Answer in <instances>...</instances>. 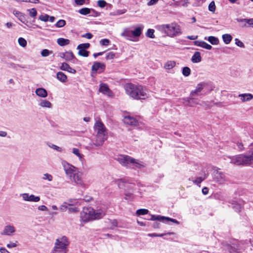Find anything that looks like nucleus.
Segmentation results:
<instances>
[{
  "label": "nucleus",
  "instance_id": "nucleus-41",
  "mask_svg": "<svg viewBox=\"0 0 253 253\" xmlns=\"http://www.w3.org/2000/svg\"><path fill=\"white\" fill-rule=\"evenodd\" d=\"M232 208L236 212H240L241 211L242 207L240 204H238L236 202H235L234 203L232 204Z\"/></svg>",
  "mask_w": 253,
  "mask_h": 253
},
{
  "label": "nucleus",
  "instance_id": "nucleus-58",
  "mask_svg": "<svg viewBox=\"0 0 253 253\" xmlns=\"http://www.w3.org/2000/svg\"><path fill=\"white\" fill-rule=\"evenodd\" d=\"M109 43H110V41L108 39H102L100 41V43L102 45L107 46L109 44Z\"/></svg>",
  "mask_w": 253,
  "mask_h": 253
},
{
  "label": "nucleus",
  "instance_id": "nucleus-39",
  "mask_svg": "<svg viewBox=\"0 0 253 253\" xmlns=\"http://www.w3.org/2000/svg\"><path fill=\"white\" fill-rule=\"evenodd\" d=\"M79 12L84 15H86L90 12V9L84 7L79 10Z\"/></svg>",
  "mask_w": 253,
  "mask_h": 253
},
{
  "label": "nucleus",
  "instance_id": "nucleus-40",
  "mask_svg": "<svg viewBox=\"0 0 253 253\" xmlns=\"http://www.w3.org/2000/svg\"><path fill=\"white\" fill-rule=\"evenodd\" d=\"M79 52L78 54L79 55L83 56V57H87L89 55V51L85 50V49H78Z\"/></svg>",
  "mask_w": 253,
  "mask_h": 253
},
{
  "label": "nucleus",
  "instance_id": "nucleus-17",
  "mask_svg": "<svg viewBox=\"0 0 253 253\" xmlns=\"http://www.w3.org/2000/svg\"><path fill=\"white\" fill-rule=\"evenodd\" d=\"M105 68V65L104 63L95 62L92 66V70L95 72L101 73L104 71Z\"/></svg>",
  "mask_w": 253,
  "mask_h": 253
},
{
  "label": "nucleus",
  "instance_id": "nucleus-6",
  "mask_svg": "<svg viewBox=\"0 0 253 253\" xmlns=\"http://www.w3.org/2000/svg\"><path fill=\"white\" fill-rule=\"evenodd\" d=\"M230 163L237 166H249L253 163V160L249 153L227 157Z\"/></svg>",
  "mask_w": 253,
  "mask_h": 253
},
{
  "label": "nucleus",
  "instance_id": "nucleus-31",
  "mask_svg": "<svg viewBox=\"0 0 253 253\" xmlns=\"http://www.w3.org/2000/svg\"><path fill=\"white\" fill-rule=\"evenodd\" d=\"M223 41L225 44H229L232 40V37L228 34H223L222 36Z\"/></svg>",
  "mask_w": 253,
  "mask_h": 253
},
{
  "label": "nucleus",
  "instance_id": "nucleus-34",
  "mask_svg": "<svg viewBox=\"0 0 253 253\" xmlns=\"http://www.w3.org/2000/svg\"><path fill=\"white\" fill-rule=\"evenodd\" d=\"M42 179L44 180H47L49 182H51L53 180V176L51 174L46 173L42 175Z\"/></svg>",
  "mask_w": 253,
  "mask_h": 253
},
{
  "label": "nucleus",
  "instance_id": "nucleus-56",
  "mask_svg": "<svg viewBox=\"0 0 253 253\" xmlns=\"http://www.w3.org/2000/svg\"><path fill=\"white\" fill-rule=\"evenodd\" d=\"M49 147L51 148H52L54 150H57V151L58 152H61L62 151V148L53 144H51V143H50L49 145H48Z\"/></svg>",
  "mask_w": 253,
  "mask_h": 253
},
{
  "label": "nucleus",
  "instance_id": "nucleus-45",
  "mask_svg": "<svg viewBox=\"0 0 253 253\" xmlns=\"http://www.w3.org/2000/svg\"><path fill=\"white\" fill-rule=\"evenodd\" d=\"M71 205L70 204H67V203H64L62 205H61L59 208V210L62 211H65L67 210L68 209V206H71Z\"/></svg>",
  "mask_w": 253,
  "mask_h": 253
},
{
  "label": "nucleus",
  "instance_id": "nucleus-63",
  "mask_svg": "<svg viewBox=\"0 0 253 253\" xmlns=\"http://www.w3.org/2000/svg\"><path fill=\"white\" fill-rule=\"evenodd\" d=\"M237 146L238 148V149L240 150V151H242L243 150H244V146H243V144L242 142H238L237 143Z\"/></svg>",
  "mask_w": 253,
  "mask_h": 253
},
{
  "label": "nucleus",
  "instance_id": "nucleus-12",
  "mask_svg": "<svg viewBox=\"0 0 253 253\" xmlns=\"http://www.w3.org/2000/svg\"><path fill=\"white\" fill-rule=\"evenodd\" d=\"M82 173L79 170L75 173L71 177H70V179L76 183L77 185H83L84 182L82 178Z\"/></svg>",
  "mask_w": 253,
  "mask_h": 253
},
{
  "label": "nucleus",
  "instance_id": "nucleus-49",
  "mask_svg": "<svg viewBox=\"0 0 253 253\" xmlns=\"http://www.w3.org/2000/svg\"><path fill=\"white\" fill-rule=\"evenodd\" d=\"M115 57V53L113 52H109L107 53L105 58L106 60H111Z\"/></svg>",
  "mask_w": 253,
  "mask_h": 253
},
{
  "label": "nucleus",
  "instance_id": "nucleus-24",
  "mask_svg": "<svg viewBox=\"0 0 253 253\" xmlns=\"http://www.w3.org/2000/svg\"><path fill=\"white\" fill-rule=\"evenodd\" d=\"M39 105L42 108H51L52 105L50 102L47 100L42 99L40 100Z\"/></svg>",
  "mask_w": 253,
  "mask_h": 253
},
{
  "label": "nucleus",
  "instance_id": "nucleus-3",
  "mask_svg": "<svg viewBox=\"0 0 253 253\" xmlns=\"http://www.w3.org/2000/svg\"><path fill=\"white\" fill-rule=\"evenodd\" d=\"M106 211L103 210L94 211L91 207L84 208L81 212V218L84 222L90 220L100 219L105 214Z\"/></svg>",
  "mask_w": 253,
  "mask_h": 253
},
{
  "label": "nucleus",
  "instance_id": "nucleus-47",
  "mask_svg": "<svg viewBox=\"0 0 253 253\" xmlns=\"http://www.w3.org/2000/svg\"><path fill=\"white\" fill-rule=\"evenodd\" d=\"M39 19L43 22H47L49 20V15L46 14H42L39 16Z\"/></svg>",
  "mask_w": 253,
  "mask_h": 253
},
{
  "label": "nucleus",
  "instance_id": "nucleus-50",
  "mask_svg": "<svg viewBox=\"0 0 253 253\" xmlns=\"http://www.w3.org/2000/svg\"><path fill=\"white\" fill-rule=\"evenodd\" d=\"M148 211V210L147 209H139L136 211V214L137 215H144L147 214Z\"/></svg>",
  "mask_w": 253,
  "mask_h": 253
},
{
  "label": "nucleus",
  "instance_id": "nucleus-38",
  "mask_svg": "<svg viewBox=\"0 0 253 253\" xmlns=\"http://www.w3.org/2000/svg\"><path fill=\"white\" fill-rule=\"evenodd\" d=\"M191 70L188 67H183L182 69V74L185 77H188L190 75Z\"/></svg>",
  "mask_w": 253,
  "mask_h": 253
},
{
  "label": "nucleus",
  "instance_id": "nucleus-52",
  "mask_svg": "<svg viewBox=\"0 0 253 253\" xmlns=\"http://www.w3.org/2000/svg\"><path fill=\"white\" fill-rule=\"evenodd\" d=\"M209 10L212 12H214L215 10V5L213 1H212L209 5Z\"/></svg>",
  "mask_w": 253,
  "mask_h": 253
},
{
  "label": "nucleus",
  "instance_id": "nucleus-29",
  "mask_svg": "<svg viewBox=\"0 0 253 253\" xmlns=\"http://www.w3.org/2000/svg\"><path fill=\"white\" fill-rule=\"evenodd\" d=\"M57 43L61 46L68 45L70 43V40L66 39L60 38L57 40Z\"/></svg>",
  "mask_w": 253,
  "mask_h": 253
},
{
  "label": "nucleus",
  "instance_id": "nucleus-21",
  "mask_svg": "<svg viewBox=\"0 0 253 253\" xmlns=\"http://www.w3.org/2000/svg\"><path fill=\"white\" fill-rule=\"evenodd\" d=\"M238 97L240 98L242 102H245L250 101L253 99V95L251 93H242L240 94Z\"/></svg>",
  "mask_w": 253,
  "mask_h": 253
},
{
  "label": "nucleus",
  "instance_id": "nucleus-25",
  "mask_svg": "<svg viewBox=\"0 0 253 253\" xmlns=\"http://www.w3.org/2000/svg\"><path fill=\"white\" fill-rule=\"evenodd\" d=\"M222 248L225 251L226 253H234L232 245L229 244L227 243H222Z\"/></svg>",
  "mask_w": 253,
  "mask_h": 253
},
{
  "label": "nucleus",
  "instance_id": "nucleus-22",
  "mask_svg": "<svg viewBox=\"0 0 253 253\" xmlns=\"http://www.w3.org/2000/svg\"><path fill=\"white\" fill-rule=\"evenodd\" d=\"M13 15L16 16L19 20H20L23 23H25V15L24 13L16 10H13Z\"/></svg>",
  "mask_w": 253,
  "mask_h": 253
},
{
  "label": "nucleus",
  "instance_id": "nucleus-27",
  "mask_svg": "<svg viewBox=\"0 0 253 253\" xmlns=\"http://www.w3.org/2000/svg\"><path fill=\"white\" fill-rule=\"evenodd\" d=\"M143 27V26H142L136 28L134 30H131L134 38L138 37L141 35Z\"/></svg>",
  "mask_w": 253,
  "mask_h": 253
},
{
  "label": "nucleus",
  "instance_id": "nucleus-62",
  "mask_svg": "<svg viewBox=\"0 0 253 253\" xmlns=\"http://www.w3.org/2000/svg\"><path fill=\"white\" fill-rule=\"evenodd\" d=\"M248 24L249 26H251L252 27H253V18L251 19H247L246 24Z\"/></svg>",
  "mask_w": 253,
  "mask_h": 253
},
{
  "label": "nucleus",
  "instance_id": "nucleus-33",
  "mask_svg": "<svg viewBox=\"0 0 253 253\" xmlns=\"http://www.w3.org/2000/svg\"><path fill=\"white\" fill-rule=\"evenodd\" d=\"M207 177V175L205 174L204 177H198L193 181V183L196 185H199L203 180Z\"/></svg>",
  "mask_w": 253,
  "mask_h": 253
},
{
  "label": "nucleus",
  "instance_id": "nucleus-16",
  "mask_svg": "<svg viewBox=\"0 0 253 253\" xmlns=\"http://www.w3.org/2000/svg\"><path fill=\"white\" fill-rule=\"evenodd\" d=\"M99 91L110 97H112L113 96V92L109 89L108 85L105 84H100Z\"/></svg>",
  "mask_w": 253,
  "mask_h": 253
},
{
  "label": "nucleus",
  "instance_id": "nucleus-19",
  "mask_svg": "<svg viewBox=\"0 0 253 253\" xmlns=\"http://www.w3.org/2000/svg\"><path fill=\"white\" fill-rule=\"evenodd\" d=\"M35 93L37 95L42 98H45L48 95L46 90L42 87L37 88L35 90Z\"/></svg>",
  "mask_w": 253,
  "mask_h": 253
},
{
  "label": "nucleus",
  "instance_id": "nucleus-55",
  "mask_svg": "<svg viewBox=\"0 0 253 253\" xmlns=\"http://www.w3.org/2000/svg\"><path fill=\"white\" fill-rule=\"evenodd\" d=\"M107 4V2L104 0H99L97 1V5L101 8L104 7Z\"/></svg>",
  "mask_w": 253,
  "mask_h": 253
},
{
  "label": "nucleus",
  "instance_id": "nucleus-26",
  "mask_svg": "<svg viewBox=\"0 0 253 253\" xmlns=\"http://www.w3.org/2000/svg\"><path fill=\"white\" fill-rule=\"evenodd\" d=\"M56 78L62 83H65L67 80V76L62 72H58L57 73Z\"/></svg>",
  "mask_w": 253,
  "mask_h": 253
},
{
  "label": "nucleus",
  "instance_id": "nucleus-32",
  "mask_svg": "<svg viewBox=\"0 0 253 253\" xmlns=\"http://www.w3.org/2000/svg\"><path fill=\"white\" fill-rule=\"evenodd\" d=\"M72 153L75 155L77 156L81 161H82L84 158V155L80 153L79 149L76 148H73L72 149Z\"/></svg>",
  "mask_w": 253,
  "mask_h": 253
},
{
  "label": "nucleus",
  "instance_id": "nucleus-53",
  "mask_svg": "<svg viewBox=\"0 0 253 253\" xmlns=\"http://www.w3.org/2000/svg\"><path fill=\"white\" fill-rule=\"evenodd\" d=\"M201 47L209 50H210L212 48V46L210 44L204 41H203V42L202 43Z\"/></svg>",
  "mask_w": 253,
  "mask_h": 253
},
{
  "label": "nucleus",
  "instance_id": "nucleus-11",
  "mask_svg": "<svg viewBox=\"0 0 253 253\" xmlns=\"http://www.w3.org/2000/svg\"><path fill=\"white\" fill-rule=\"evenodd\" d=\"M15 232V228L14 226L11 224H8L4 227L3 230L0 233V234L2 235L11 236L13 235Z\"/></svg>",
  "mask_w": 253,
  "mask_h": 253
},
{
  "label": "nucleus",
  "instance_id": "nucleus-4",
  "mask_svg": "<svg viewBox=\"0 0 253 253\" xmlns=\"http://www.w3.org/2000/svg\"><path fill=\"white\" fill-rule=\"evenodd\" d=\"M94 128L96 131L95 142L93 145L96 146H100L103 145L104 141L107 140L108 133L106 127L103 124L99 121H97L94 125Z\"/></svg>",
  "mask_w": 253,
  "mask_h": 253
},
{
  "label": "nucleus",
  "instance_id": "nucleus-28",
  "mask_svg": "<svg viewBox=\"0 0 253 253\" xmlns=\"http://www.w3.org/2000/svg\"><path fill=\"white\" fill-rule=\"evenodd\" d=\"M201 54L199 52H196L192 56L191 60L193 63H199L201 61Z\"/></svg>",
  "mask_w": 253,
  "mask_h": 253
},
{
  "label": "nucleus",
  "instance_id": "nucleus-48",
  "mask_svg": "<svg viewBox=\"0 0 253 253\" xmlns=\"http://www.w3.org/2000/svg\"><path fill=\"white\" fill-rule=\"evenodd\" d=\"M28 11H29V15L32 17H35L37 15V10L35 8L28 9Z\"/></svg>",
  "mask_w": 253,
  "mask_h": 253
},
{
  "label": "nucleus",
  "instance_id": "nucleus-36",
  "mask_svg": "<svg viewBox=\"0 0 253 253\" xmlns=\"http://www.w3.org/2000/svg\"><path fill=\"white\" fill-rule=\"evenodd\" d=\"M175 65V63L174 61H169L167 62L165 64L164 67L166 69L169 70L174 67Z\"/></svg>",
  "mask_w": 253,
  "mask_h": 253
},
{
  "label": "nucleus",
  "instance_id": "nucleus-7",
  "mask_svg": "<svg viewBox=\"0 0 253 253\" xmlns=\"http://www.w3.org/2000/svg\"><path fill=\"white\" fill-rule=\"evenodd\" d=\"M69 244L68 239L65 236L57 239L55 242L53 250L51 253H59L61 252L66 253L65 251Z\"/></svg>",
  "mask_w": 253,
  "mask_h": 253
},
{
  "label": "nucleus",
  "instance_id": "nucleus-30",
  "mask_svg": "<svg viewBox=\"0 0 253 253\" xmlns=\"http://www.w3.org/2000/svg\"><path fill=\"white\" fill-rule=\"evenodd\" d=\"M205 40H207L211 44L213 45H217L219 43V40L217 38L213 36H210L208 38H205Z\"/></svg>",
  "mask_w": 253,
  "mask_h": 253
},
{
  "label": "nucleus",
  "instance_id": "nucleus-59",
  "mask_svg": "<svg viewBox=\"0 0 253 253\" xmlns=\"http://www.w3.org/2000/svg\"><path fill=\"white\" fill-rule=\"evenodd\" d=\"M235 44L237 46L241 47H245V45H244V44L243 43V42H241V41H240L238 39H237V38L235 39Z\"/></svg>",
  "mask_w": 253,
  "mask_h": 253
},
{
  "label": "nucleus",
  "instance_id": "nucleus-18",
  "mask_svg": "<svg viewBox=\"0 0 253 253\" xmlns=\"http://www.w3.org/2000/svg\"><path fill=\"white\" fill-rule=\"evenodd\" d=\"M124 121L125 123L130 126H136L138 124V121L135 118L130 116L125 117Z\"/></svg>",
  "mask_w": 253,
  "mask_h": 253
},
{
  "label": "nucleus",
  "instance_id": "nucleus-54",
  "mask_svg": "<svg viewBox=\"0 0 253 253\" xmlns=\"http://www.w3.org/2000/svg\"><path fill=\"white\" fill-rule=\"evenodd\" d=\"M51 52L48 50V49H43L41 52V55L43 57H47L48 56Z\"/></svg>",
  "mask_w": 253,
  "mask_h": 253
},
{
  "label": "nucleus",
  "instance_id": "nucleus-1",
  "mask_svg": "<svg viewBox=\"0 0 253 253\" xmlns=\"http://www.w3.org/2000/svg\"><path fill=\"white\" fill-rule=\"evenodd\" d=\"M155 28L161 33L171 38L180 35L182 33L180 26L176 22L157 25Z\"/></svg>",
  "mask_w": 253,
  "mask_h": 253
},
{
  "label": "nucleus",
  "instance_id": "nucleus-2",
  "mask_svg": "<svg viewBox=\"0 0 253 253\" xmlns=\"http://www.w3.org/2000/svg\"><path fill=\"white\" fill-rule=\"evenodd\" d=\"M125 89L126 94L135 99H145L148 97L147 90L141 85L127 84Z\"/></svg>",
  "mask_w": 253,
  "mask_h": 253
},
{
  "label": "nucleus",
  "instance_id": "nucleus-13",
  "mask_svg": "<svg viewBox=\"0 0 253 253\" xmlns=\"http://www.w3.org/2000/svg\"><path fill=\"white\" fill-rule=\"evenodd\" d=\"M151 220H159V221H162L163 222H165V221H170L172 222L176 223V224H179V222L175 219L170 218L169 217H165V216H161V215H152L151 216Z\"/></svg>",
  "mask_w": 253,
  "mask_h": 253
},
{
  "label": "nucleus",
  "instance_id": "nucleus-44",
  "mask_svg": "<svg viewBox=\"0 0 253 253\" xmlns=\"http://www.w3.org/2000/svg\"><path fill=\"white\" fill-rule=\"evenodd\" d=\"M66 25V21L64 20H59L55 24V26L57 28H62Z\"/></svg>",
  "mask_w": 253,
  "mask_h": 253
},
{
  "label": "nucleus",
  "instance_id": "nucleus-20",
  "mask_svg": "<svg viewBox=\"0 0 253 253\" xmlns=\"http://www.w3.org/2000/svg\"><path fill=\"white\" fill-rule=\"evenodd\" d=\"M60 69L63 71H66L72 74H75L76 73V70L71 68L68 64L67 63H63L61 66L60 67Z\"/></svg>",
  "mask_w": 253,
  "mask_h": 253
},
{
  "label": "nucleus",
  "instance_id": "nucleus-43",
  "mask_svg": "<svg viewBox=\"0 0 253 253\" xmlns=\"http://www.w3.org/2000/svg\"><path fill=\"white\" fill-rule=\"evenodd\" d=\"M154 30L152 29H149L147 30V32L146 33V35L147 37L153 39L155 38V35L154 34Z\"/></svg>",
  "mask_w": 253,
  "mask_h": 253
},
{
  "label": "nucleus",
  "instance_id": "nucleus-37",
  "mask_svg": "<svg viewBox=\"0 0 253 253\" xmlns=\"http://www.w3.org/2000/svg\"><path fill=\"white\" fill-rule=\"evenodd\" d=\"M74 58V55L72 52H66L64 53V59L71 60Z\"/></svg>",
  "mask_w": 253,
  "mask_h": 253
},
{
  "label": "nucleus",
  "instance_id": "nucleus-10",
  "mask_svg": "<svg viewBox=\"0 0 253 253\" xmlns=\"http://www.w3.org/2000/svg\"><path fill=\"white\" fill-rule=\"evenodd\" d=\"M208 86V83L201 82L197 84L195 89L192 90L190 93V96L196 97L202 94L201 92Z\"/></svg>",
  "mask_w": 253,
  "mask_h": 253
},
{
  "label": "nucleus",
  "instance_id": "nucleus-14",
  "mask_svg": "<svg viewBox=\"0 0 253 253\" xmlns=\"http://www.w3.org/2000/svg\"><path fill=\"white\" fill-rule=\"evenodd\" d=\"M21 196L25 201L38 202L40 200V197L39 196H35L33 194L29 195L28 193L21 194Z\"/></svg>",
  "mask_w": 253,
  "mask_h": 253
},
{
  "label": "nucleus",
  "instance_id": "nucleus-57",
  "mask_svg": "<svg viewBox=\"0 0 253 253\" xmlns=\"http://www.w3.org/2000/svg\"><path fill=\"white\" fill-rule=\"evenodd\" d=\"M68 211L69 213H76L79 211L77 207H68Z\"/></svg>",
  "mask_w": 253,
  "mask_h": 253
},
{
  "label": "nucleus",
  "instance_id": "nucleus-9",
  "mask_svg": "<svg viewBox=\"0 0 253 253\" xmlns=\"http://www.w3.org/2000/svg\"><path fill=\"white\" fill-rule=\"evenodd\" d=\"M212 174L214 180L219 184H223L226 180L225 174L219 169H213Z\"/></svg>",
  "mask_w": 253,
  "mask_h": 253
},
{
  "label": "nucleus",
  "instance_id": "nucleus-61",
  "mask_svg": "<svg viewBox=\"0 0 253 253\" xmlns=\"http://www.w3.org/2000/svg\"><path fill=\"white\" fill-rule=\"evenodd\" d=\"M232 246L234 253L237 252L238 250L240 249V247L238 245L232 243Z\"/></svg>",
  "mask_w": 253,
  "mask_h": 253
},
{
  "label": "nucleus",
  "instance_id": "nucleus-42",
  "mask_svg": "<svg viewBox=\"0 0 253 253\" xmlns=\"http://www.w3.org/2000/svg\"><path fill=\"white\" fill-rule=\"evenodd\" d=\"M18 42L19 45L23 47H25L27 45V41L23 38H19Z\"/></svg>",
  "mask_w": 253,
  "mask_h": 253
},
{
  "label": "nucleus",
  "instance_id": "nucleus-35",
  "mask_svg": "<svg viewBox=\"0 0 253 253\" xmlns=\"http://www.w3.org/2000/svg\"><path fill=\"white\" fill-rule=\"evenodd\" d=\"M189 3V0H181L180 1H176L175 2V5L177 6H182L186 7L187 4Z\"/></svg>",
  "mask_w": 253,
  "mask_h": 253
},
{
  "label": "nucleus",
  "instance_id": "nucleus-15",
  "mask_svg": "<svg viewBox=\"0 0 253 253\" xmlns=\"http://www.w3.org/2000/svg\"><path fill=\"white\" fill-rule=\"evenodd\" d=\"M195 97L189 96L183 99V103L185 105L193 107L194 105L199 104V100L195 98Z\"/></svg>",
  "mask_w": 253,
  "mask_h": 253
},
{
  "label": "nucleus",
  "instance_id": "nucleus-60",
  "mask_svg": "<svg viewBox=\"0 0 253 253\" xmlns=\"http://www.w3.org/2000/svg\"><path fill=\"white\" fill-rule=\"evenodd\" d=\"M17 246V242L15 243L10 242L6 245L7 248L10 249L12 248H15Z\"/></svg>",
  "mask_w": 253,
  "mask_h": 253
},
{
  "label": "nucleus",
  "instance_id": "nucleus-23",
  "mask_svg": "<svg viewBox=\"0 0 253 253\" xmlns=\"http://www.w3.org/2000/svg\"><path fill=\"white\" fill-rule=\"evenodd\" d=\"M121 36L122 37H124L126 38L128 40L131 41H135L133 39V36L132 34V32L131 30L126 29L121 34Z\"/></svg>",
  "mask_w": 253,
  "mask_h": 253
},
{
  "label": "nucleus",
  "instance_id": "nucleus-8",
  "mask_svg": "<svg viewBox=\"0 0 253 253\" xmlns=\"http://www.w3.org/2000/svg\"><path fill=\"white\" fill-rule=\"evenodd\" d=\"M62 165L66 175L70 178L75 173L78 171V168L70 164L65 161H62Z\"/></svg>",
  "mask_w": 253,
  "mask_h": 253
},
{
  "label": "nucleus",
  "instance_id": "nucleus-64",
  "mask_svg": "<svg viewBox=\"0 0 253 253\" xmlns=\"http://www.w3.org/2000/svg\"><path fill=\"white\" fill-rule=\"evenodd\" d=\"M0 253H10L8 251H7L4 247H0Z\"/></svg>",
  "mask_w": 253,
  "mask_h": 253
},
{
  "label": "nucleus",
  "instance_id": "nucleus-5",
  "mask_svg": "<svg viewBox=\"0 0 253 253\" xmlns=\"http://www.w3.org/2000/svg\"><path fill=\"white\" fill-rule=\"evenodd\" d=\"M117 159L120 164L127 168L141 169L145 167L143 162L127 155H120Z\"/></svg>",
  "mask_w": 253,
  "mask_h": 253
},
{
  "label": "nucleus",
  "instance_id": "nucleus-51",
  "mask_svg": "<svg viewBox=\"0 0 253 253\" xmlns=\"http://www.w3.org/2000/svg\"><path fill=\"white\" fill-rule=\"evenodd\" d=\"M89 46H90V44L89 43H82V44H79L78 46L77 49H86L89 48Z\"/></svg>",
  "mask_w": 253,
  "mask_h": 253
},
{
  "label": "nucleus",
  "instance_id": "nucleus-46",
  "mask_svg": "<svg viewBox=\"0 0 253 253\" xmlns=\"http://www.w3.org/2000/svg\"><path fill=\"white\" fill-rule=\"evenodd\" d=\"M119 188H122L124 186V183L126 182V178L118 179L116 181Z\"/></svg>",
  "mask_w": 253,
  "mask_h": 253
}]
</instances>
